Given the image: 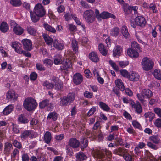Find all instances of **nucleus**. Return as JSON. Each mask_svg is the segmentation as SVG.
Masks as SVG:
<instances>
[{
  "mask_svg": "<svg viewBox=\"0 0 161 161\" xmlns=\"http://www.w3.org/2000/svg\"><path fill=\"white\" fill-rule=\"evenodd\" d=\"M98 49L100 53L103 56H106L107 54V51L104 48V45L101 44H99L98 46Z\"/></svg>",
  "mask_w": 161,
  "mask_h": 161,
  "instance_id": "2f4dec72",
  "label": "nucleus"
},
{
  "mask_svg": "<svg viewBox=\"0 0 161 161\" xmlns=\"http://www.w3.org/2000/svg\"><path fill=\"white\" fill-rule=\"evenodd\" d=\"M91 135L94 138L98 137L100 140H102L103 137L101 132L100 130H96L93 131L91 133Z\"/></svg>",
  "mask_w": 161,
  "mask_h": 161,
  "instance_id": "aec40b11",
  "label": "nucleus"
},
{
  "mask_svg": "<svg viewBox=\"0 0 161 161\" xmlns=\"http://www.w3.org/2000/svg\"><path fill=\"white\" fill-rule=\"evenodd\" d=\"M154 76L157 79L161 80V71L159 69H155L154 72Z\"/></svg>",
  "mask_w": 161,
  "mask_h": 161,
  "instance_id": "79ce46f5",
  "label": "nucleus"
},
{
  "mask_svg": "<svg viewBox=\"0 0 161 161\" xmlns=\"http://www.w3.org/2000/svg\"><path fill=\"white\" fill-rule=\"evenodd\" d=\"M37 106V103L32 98H27L25 99L23 103L25 108L28 111H31L34 110Z\"/></svg>",
  "mask_w": 161,
  "mask_h": 161,
  "instance_id": "f03ea898",
  "label": "nucleus"
},
{
  "mask_svg": "<svg viewBox=\"0 0 161 161\" xmlns=\"http://www.w3.org/2000/svg\"><path fill=\"white\" fill-rule=\"evenodd\" d=\"M116 86L121 91L125 90V86L122 80L120 79H117L115 81Z\"/></svg>",
  "mask_w": 161,
  "mask_h": 161,
  "instance_id": "a878e982",
  "label": "nucleus"
},
{
  "mask_svg": "<svg viewBox=\"0 0 161 161\" xmlns=\"http://www.w3.org/2000/svg\"><path fill=\"white\" fill-rule=\"evenodd\" d=\"M13 144L14 146L19 149H20L22 148V145L21 143L19 142L17 140L14 141Z\"/></svg>",
  "mask_w": 161,
  "mask_h": 161,
  "instance_id": "6e6d98bb",
  "label": "nucleus"
},
{
  "mask_svg": "<svg viewBox=\"0 0 161 161\" xmlns=\"http://www.w3.org/2000/svg\"><path fill=\"white\" fill-rule=\"evenodd\" d=\"M141 64L143 69L145 71H148L153 68L154 63L151 59L145 57L142 59Z\"/></svg>",
  "mask_w": 161,
  "mask_h": 161,
  "instance_id": "20e7f679",
  "label": "nucleus"
},
{
  "mask_svg": "<svg viewBox=\"0 0 161 161\" xmlns=\"http://www.w3.org/2000/svg\"><path fill=\"white\" fill-rule=\"evenodd\" d=\"M88 140L86 138H84L83 140L81 141L80 145L81 147V149H84L86 148L88 146Z\"/></svg>",
  "mask_w": 161,
  "mask_h": 161,
  "instance_id": "49530a36",
  "label": "nucleus"
},
{
  "mask_svg": "<svg viewBox=\"0 0 161 161\" xmlns=\"http://www.w3.org/2000/svg\"><path fill=\"white\" fill-rule=\"evenodd\" d=\"M109 63L114 70L118 71L119 70V68L115 62L112 60H110L109 61Z\"/></svg>",
  "mask_w": 161,
  "mask_h": 161,
  "instance_id": "8fccbe9b",
  "label": "nucleus"
},
{
  "mask_svg": "<svg viewBox=\"0 0 161 161\" xmlns=\"http://www.w3.org/2000/svg\"><path fill=\"white\" fill-rule=\"evenodd\" d=\"M138 99L142 103L145 101V99H149L153 96L152 92L148 89H143L140 94L136 95Z\"/></svg>",
  "mask_w": 161,
  "mask_h": 161,
  "instance_id": "7ed1b4c3",
  "label": "nucleus"
},
{
  "mask_svg": "<svg viewBox=\"0 0 161 161\" xmlns=\"http://www.w3.org/2000/svg\"><path fill=\"white\" fill-rule=\"evenodd\" d=\"M53 45L55 48L59 50H62L64 48L63 44L59 43L56 40H54L53 43Z\"/></svg>",
  "mask_w": 161,
  "mask_h": 161,
  "instance_id": "c9c22d12",
  "label": "nucleus"
},
{
  "mask_svg": "<svg viewBox=\"0 0 161 161\" xmlns=\"http://www.w3.org/2000/svg\"><path fill=\"white\" fill-rule=\"evenodd\" d=\"M122 51L121 47L119 46H116L115 47L113 51V56L114 57L120 56Z\"/></svg>",
  "mask_w": 161,
  "mask_h": 161,
  "instance_id": "b1692460",
  "label": "nucleus"
},
{
  "mask_svg": "<svg viewBox=\"0 0 161 161\" xmlns=\"http://www.w3.org/2000/svg\"><path fill=\"white\" fill-rule=\"evenodd\" d=\"M94 154L97 158H103L105 154L110 156H111L112 154L110 151L108 150L106 148L103 149L101 150H95L94 152Z\"/></svg>",
  "mask_w": 161,
  "mask_h": 161,
  "instance_id": "0eeeda50",
  "label": "nucleus"
},
{
  "mask_svg": "<svg viewBox=\"0 0 161 161\" xmlns=\"http://www.w3.org/2000/svg\"><path fill=\"white\" fill-rule=\"evenodd\" d=\"M126 150L120 147L115 149L113 151L114 154H116L121 156H123L125 153H126Z\"/></svg>",
  "mask_w": 161,
  "mask_h": 161,
  "instance_id": "393cba45",
  "label": "nucleus"
},
{
  "mask_svg": "<svg viewBox=\"0 0 161 161\" xmlns=\"http://www.w3.org/2000/svg\"><path fill=\"white\" fill-rule=\"evenodd\" d=\"M131 106L133 108L138 114H140L142 112V109L141 104L139 102L135 103L134 102H131Z\"/></svg>",
  "mask_w": 161,
  "mask_h": 161,
  "instance_id": "dca6fc26",
  "label": "nucleus"
},
{
  "mask_svg": "<svg viewBox=\"0 0 161 161\" xmlns=\"http://www.w3.org/2000/svg\"><path fill=\"white\" fill-rule=\"evenodd\" d=\"M84 97L88 98H91L92 97L93 94L92 92H90L88 91H86L84 93Z\"/></svg>",
  "mask_w": 161,
  "mask_h": 161,
  "instance_id": "052dcab7",
  "label": "nucleus"
},
{
  "mask_svg": "<svg viewBox=\"0 0 161 161\" xmlns=\"http://www.w3.org/2000/svg\"><path fill=\"white\" fill-rule=\"evenodd\" d=\"M96 107H92L87 113V116H90L92 115L96 111Z\"/></svg>",
  "mask_w": 161,
  "mask_h": 161,
  "instance_id": "338daca9",
  "label": "nucleus"
},
{
  "mask_svg": "<svg viewBox=\"0 0 161 161\" xmlns=\"http://www.w3.org/2000/svg\"><path fill=\"white\" fill-rule=\"evenodd\" d=\"M43 85L44 86H45L47 88L49 89H52L54 87L53 85L47 81L44 82L43 83Z\"/></svg>",
  "mask_w": 161,
  "mask_h": 161,
  "instance_id": "4d7b16f0",
  "label": "nucleus"
},
{
  "mask_svg": "<svg viewBox=\"0 0 161 161\" xmlns=\"http://www.w3.org/2000/svg\"><path fill=\"white\" fill-rule=\"evenodd\" d=\"M154 111L158 116L161 117V109L159 108H154Z\"/></svg>",
  "mask_w": 161,
  "mask_h": 161,
  "instance_id": "774afa93",
  "label": "nucleus"
},
{
  "mask_svg": "<svg viewBox=\"0 0 161 161\" xmlns=\"http://www.w3.org/2000/svg\"><path fill=\"white\" fill-rule=\"evenodd\" d=\"M12 147V145L11 143L8 142H6L4 145V150L6 152L9 153L10 151L11 148Z\"/></svg>",
  "mask_w": 161,
  "mask_h": 161,
  "instance_id": "a18cd8bd",
  "label": "nucleus"
},
{
  "mask_svg": "<svg viewBox=\"0 0 161 161\" xmlns=\"http://www.w3.org/2000/svg\"><path fill=\"white\" fill-rule=\"evenodd\" d=\"M80 142L79 141L75 138L70 139L68 142V145L74 148H78Z\"/></svg>",
  "mask_w": 161,
  "mask_h": 161,
  "instance_id": "ddd939ff",
  "label": "nucleus"
},
{
  "mask_svg": "<svg viewBox=\"0 0 161 161\" xmlns=\"http://www.w3.org/2000/svg\"><path fill=\"white\" fill-rule=\"evenodd\" d=\"M30 12L31 19L33 22H37L40 18L44 16L46 14L43 6L39 3L35 6L33 12L30 11Z\"/></svg>",
  "mask_w": 161,
  "mask_h": 161,
  "instance_id": "f257e3e1",
  "label": "nucleus"
},
{
  "mask_svg": "<svg viewBox=\"0 0 161 161\" xmlns=\"http://www.w3.org/2000/svg\"><path fill=\"white\" fill-rule=\"evenodd\" d=\"M13 106L12 105H9L4 109L3 111V114L4 115H8L13 110Z\"/></svg>",
  "mask_w": 161,
  "mask_h": 161,
  "instance_id": "c756f323",
  "label": "nucleus"
},
{
  "mask_svg": "<svg viewBox=\"0 0 161 161\" xmlns=\"http://www.w3.org/2000/svg\"><path fill=\"white\" fill-rule=\"evenodd\" d=\"M52 136L49 131H46L44 136V140L45 142L47 144L49 143L51 140Z\"/></svg>",
  "mask_w": 161,
  "mask_h": 161,
  "instance_id": "c85d7f7f",
  "label": "nucleus"
},
{
  "mask_svg": "<svg viewBox=\"0 0 161 161\" xmlns=\"http://www.w3.org/2000/svg\"><path fill=\"white\" fill-rule=\"evenodd\" d=\"M30 134V130H25L21 132L20 137L22 140L24 141L29 137Z\"/></svg>",
  "mask_w": 161,
  "mask_h": 161,
  "instance_id": "4be33fe9",
  "label": "nucleus"
},
{
  "mask_svg": "<svg viewBox=\"0 0 161 161\" xmlns=\"http://www.w3.org/2000/svg\"><path fill=\"white\" fill-rule=\"evenodd\" d=\"M154 114L152 112H148L144 114V116L146 118H149V120L151 121L154 117Z\"/></svg>",
  "mask_w": 161,
  "mask_h": 161,
  "instance_id": "c03bdc74",
  "label": "nucleus"
},
{
  "mask_svg": "<svg viewBox=\"0 0 161 161\" xmlns=\"http://www.w3.org/2000/svg\"><path fill=\"white\" fill-rule=\"evenodd\" d=\"M43 26L45 29L47 31H48L53 33H55L56 32V29L52 27L51 26L47 24H44Z\"/></svg>",
  "mask_w": 161,
  "mask_h": 161,
  "instance_id": "f704fd0d",
  "label": "nucleus"
},
{
  "mask_svg": "<svg viewBox=\"0 0 161 161\" xmlns=\"http://www.w3.org/2000/svg\"><path fill=\"white\" fill-rule=\"evenodd\" d=\"M38 151H36V155L37 156V157H36L34 156H32L30 158V160L31 161H37L38 159L40 158L41 157V154H38Z\"/></svg>",
  "mask_w": 161,
  "mask_h": 161,
  "instance_id": "5fc2aeb1",
  "label": "nucleus"
},
{
  "mask_svg": "<svg viewBox=\"0 0 161 161\" xmlns=\"http://www.w3.org/2000/svg\"><path fill=\"white\" fill-rule=\"evenodd\" d=\"M6 98L10 100H13L16 99L18 97V95L15 93L14 91L10 90L8 91L6 94Z\"/></svg>",
  "mask_w": 161,
  "mask_h": 161,
  "instance_id": "2eb2a0df",
  "label": "nucleus"
},
{
  "mask_svg": "<svg viewBox=\"0 0 161 161\" xmlns=\"http://www.w3.org/2000/svg\"><path fill=\"white\" fill-rule=\"evenodd\" d=\"M83 16L85 21L88 23H92L94 22L96 17L94 11L91 9L85 11L83 13Z\"/></svg>",
  "mask_w": 161,
  "mask_h": 161,
  "instance_id": "39448f33",
  "label": "nucleus"
},
{
  "mask_svg": "<svg viewBox=\"0 0 161 161\" xmlns=\"http://www.w3.org/2000/svg\"><path fill=\"white\" fill-rule=\"evenodd\" d=\"M9 27L8 24L5 22H2L0 26V30L3 33H5L8 31Z\"/></svg>",
  "mask_w": 161,
  "mask_h": 161,
  "instance_id": "bb28decb",
  "label": "nucleus"
},
{
  "mask_svg": "<svg viewBox=\"0 0 161 161\" xmlns=\"http://www.w3.org/2000/svg\"><path fill=\"white\" fill-rule=\"evenodd\" d=\"M25 49L30 51L32 49V44L31 41L29 39H25L22 41Z\"/></svg>",
  "mask_w": 161,
  "mask_h": 161,
  "instance_id": "9b49d317",
  "label": "nucleus"
},
{
  "mask_svg": "<svg viewBox=\"0 0 161 161\" xmlns=\"http://www.w3.org/2000/svg\"><path fill=\"white\" fill-rule=\"evenodd\" d=\"M120 72L123 77L126 78L129 77L130 75L127 70L125 69L121 70L120 71Z\"/></svg>",
  "mask_w": 161,
  "mask_h": 161,
  "instance_id": "13d9d810",
  "label": "nucleus"
},
{
  "mask_svg": "<svg viewBox=\"0 0 161 161\" xmlns=\"http://www.w3.org/2000/svg\"><path fill=\"white\" fill-rule=\"evenodd\" d=\"M120 30L122 34L125 38L127 39L129 37L130 34L126 26H123L121 28Z\"/></svg>",
  "mask_w": 161,
  "mask_h": 161,
  "instance_id": "412c9836",
  "label": "nucleus"
},
{
  "mask_svg": "<svg viewBox=\"0 0 161 161\" xmlns=\"http://www.w3.org/2000/svg\"><path fill=\"white\" fill-rule=\"evenodd\" d=\"M68 29L70 32H75L77 30L76 26L72 24H69L68 25Z\"/></svg>",
  "mask_w": 161,
  "mask_h": 161,
  "instance_id": "864d4df0",
  "label": "nucleus"
},
{
  "mask_svg": "<svg viewBox=\"0 0 161 161\" xmlns=\"http://www.w3.org/2000/svg\"><path fill=\"white\" fill-rule=\"evenodd\" d=\"M95 13L96 17L98 20L99 19H100L101 18L105 19L110 17L113 19H115L116 18L114 15L108 12H103L101 14H100L99 11L97 9L95 10Z\"/></svg>",
  "mask_w": 161,
  "mask_h": 161,
  "instance_id": "423d86ee",
  "label": "nucleus"
},
{
  "mask_svg": "<svg viewBox=\"0 0 161 161\" xmlns=\"http://www.w3.org/2000/svg\"><path fill=\"white\" fill-rule=\"evenodd\" d=\"M139 78L140 76L139 74L135 71H132L129 76V80L133 81H138Z\"/></svg>",
  "mask_w": 161,
  "mask_h": 161,
  "instance_id": "6ab92c4d",
  "label": "nucleus"
},
{
  "mask_svg": "<svg viewBox=\"0 0 161 161\" xmlns=\"http://www.w3.org/2000/svg\"><path fill=\"white\" fill-rule=\"evenodd\" d=\"M39 107L41 108H43L47 107V108L48 110H50L51 109L53 108L52 104L49 103V101L47 99L44 100L40 102L39 103Z\"/></svg>",
  "mask_w": 161,
  "mask_h": 161,
  "instance_id": "9d476101",
  "label": "nucleus"
},
{
  "mask_svg": "<svg viewBox=\"0 0 161 161\" xmlns=\"http://www.w3.org/2000/svg\"><path fill=\"white\" fill-rule=\"evenodd\" d=\"M99 105L100 107L104 111L108 112L110 110V107L104 102H100Z\"/></svg>",
  "mask_w": 161,
  "mask_h": 161,
  "instance_id": "473e14b6",
  "label": "nucleus"
},
{
  "mask_svg": "<svg viewBox=\"0 0 161 161\" xmlns=\"http://www.w3.org/2000/svg\"><path fill=\"white\" fill-rule=\"evenodd\" d=\"M13 23H14V24L16 25L13 29L14 32L17 35H21L24 32V30L23 29L20 27L19 25L16 24L14 22Z\"/></svg>",
  "mask_w": 161,
  "mask_h": 161,
  "instance_id": "f3484780",
  "label": "nucleus"
},
{
  "mask_svg": "<svg viewBox=\"0 0 161 161\" xmlns=\"http://www.w3.org/2000/svg\"><path fill=\"white\" fill-rule=\"evenodd\" d=\"M75 94L74 93H69L66 96L69 102V104L74 101L75 99Z\"/></svg>",
  "mask_w": 161,
  "mask_h": 161,
  "instance_id": "4c0bfd02",
  "label": "nucleus"
},
{
  "mask_svg": "<svg viewBox=\"0 0 161 161\" xmlns=\"http://www.w3.org/2000/svg\"><path fill=\"white\" fill-rule=\"evenodd\" d=\"M119 32V30L117 27L113 28L111 30L110 34L112 36H116L118 35Z\"/></svg>",
  "mask_w": 161,
  "mask_h": 161,
  "instance_id": "e433bc0d",
  "label": "nucleus"
},
{
  "mask_svg": "<svg viewBox=\"0 0 161 161\" xmlns=\"http://www.w3.org/2000/svg\"><path fill=\"white\" fill-rule=\"evenodd\" d=\"M27 30L29 34L34 36H35L37 31L34 27L30 26L27 27Z\"/></svg>",
  "mask_w": 161,
  "mask_h": 161,
  "instance_id": "58836bf2",
  "label": "nucleus"
},
{
  "mask_svg": "<svg viewBox=\"0 0 161 161\" xmlns=\"http://www.w3.org/2000/svg\"><path fill=\"white\" fill-rule=\"evenodd\" d=\"M63 86L62 83L59 80H56V82L54 88L57 90H59L62 88Z\"/></svg>",
  "mask_w": 161,
  "mask_h": 161,
  "instance_id": "37998d69",
  "label": "nucleus"
},
{
  "mask_svg": "<svg viewBox=\"0 0 161 161\" xmlns=\"http://www.w3.org/2000/svg\"><path fill=\"white\" fill-rule=\"evenodd\" d=\"M132 124L134 127L140 129L141 126L140 124L136 120H133L132 122Z\"/></svg>",
  "mask_w": 161,
  "mask_h": 161,
  "instance_id": "69168bd1",
  "label": "nucleus"
},
{
  "mask_svg": "<svg viewBox=\"0 0 161 161\" xmlns=\"http://www.w3.org/2000/svg\"><path fill=\"white\" fill-rule=\"evenodd\" d=\"M12 47L13 48L15 49V50H16L19 47H21V45L20 43L19 42H12Z\"/></svg>",
  "mask_w": 161,
  "mask_h": 161,
  "instance_id": "603ef678",
  "label": "nucleus"
},
{
  "mask_svg": "<svg viewBox=\"0 0 161 161\" xmlns=\"http://www.w3.org/2000/svg\"><path fill=\"white\" fill-rule=\"evenodd\" d=\"M71 46L74 54L78 55L79 53L78 42L75 39L72 40Z\"/></svg>",
  "mask_w": 161,
  "mask_h": 161,
  "instance_id": "4468645a",
  "label": "nucleus"
},
{
  "mask_svg": "<svg viewBox=\"0 0 161 161\" xmlns=\"http://www.w3.org/2000/svg\"><path fill=\"white\" fill-rule=\"evenodd\" d=\"M18 120L22 123L25 124L28 123L29 121L24 114H21L18 118Z\"/></svg>",
  "mask_w": 161,
  "mask_h": 161,
  "instance_id": "ea45409f",
  "label": "nucleus"
},
{
  "mask_svg": "<svg viewBox=\"0 0 161 161\" xmlns=\"http://www.w3.org/2000/svg\"><path fill=\"white\" fill-rule=\"evenodd\" d=\"M149 8L151 10H152L153 12L154 13H156L157 12L156 7L154 4H151L149 6Z\"/></svg>",
  "mask_w": 161,
  "mask_h": 161,
  "instance_id": "e2e57ef3",
  "label": "nucleus"
},
{
  "mask_svg": "<svg viewBox=\"0 0 161 161\" xmlns=\"http://www.w3.org/2000/svg\"><path fill=\"white\" fill-rule=\"evenodd\" d=\"M43 63L47 66L51 67L53 64V61L49 59H46L43 61Z\"/></svg>",
  "mask_w": 161,
  "mask_h": 161,
  "instance_id": "3c124183",
  "label": "nucleus"
},
{
  "mask_svg": "<svg viewBox=\"0 0 161 161\" xmlns=\"http://www.w3.org/2000/svg\"><path fill=\"white\" fill-rule=\"evenodd\" d=\"M54 63L56 65L60 64L62 63V60L60 56H56L54 58Z\"/></svg>",
  "mask_w": 161,
  "mask_h": 161,
  "instance_id": "de8ad7c7",
  "label": "nucleus"
},
{
  "mask_svg": "<svg viewBox=\"0 0 161 161\" xmlns=\"http://www.w3.org/2000/svg\"><path fill=\"white\" fill-rule=\"evenodd\" d=\"M83 81V77L80 73H75L73 76V81L76 85L80 84Z\"/></svg>",
  "mask_w": 161,
  "mask_h": 161,
  "instance_id": "f8f14e48",
  "label": "nucleus"
},
{
  "mask_svg": "<svg viewBox=\"0 0 161 161\" xmlns=\"http://www.w3.org/2000/svg\"><path fill=\"white\" fill-rule=\"evenodd\" d=\"M131 47L133 48L137 49H139L140 51H142V50L140 49V47L138 43L135 41L131 43Z\"/></svg>",
  "mask_w": 161,
  "mask_h": 161,
  "instance_id": "bf43d9fd",
  "label": "nucleus"
},
{
  "mask_svg": "<svg viewBox=\"0 0 161 161\" xmlns=\"http://www.w3.org/2000/svg\"><path fill=\"white\" fill-rule=\"evenodd\" d=\"M76 160L77 161H82L87 158L86 156L81 152H80L76 154Z\"/></svg>",
  "mask_w": 161,
  "mask_h": 161,
  "instance_id": "cd10ccee",
  "label": "nucleus"
},
{
  "mask_svg": "<svg viewBox=\"0 0 161 161\" xmlns=\"http://www.w3.org/2000/svg\"><path fill=\"white\" fill-rule=\"evenodd\" d=\"M57 114L55 112H53L49 113L47 116V119L55 121L57 120Z\"/></svg>",
  "mask_w": 161,
  "mask_h": 161,
  "instance_id": "72a5a7b5",
  "label": "nucleus"
},
{
  "mask_svg": "<svg viewBox=\"0 0 161 161\" xmlns=\"http://www.w3.org/2000/svg\"><path fill=\"white\" fill-rule=\"evenodd\" d=\"M135 21L137 25L142 27L145 26L146 24V21L145 18L142 16L136 17L135 18Z\"/></svg>",
  "mask_w": 161,
  "mask_h": 161,
  "instance_id": "1a4fd4ad",
  "label": "nucleus"
},
{
  "mask_svg": "<svg viewBox=\"0 0 161 161\" xmlns=\"http://www.w3.org/2000/svg\"><path fill=\"white\" fill-rule=\"evenodd\" d=\"M72 66V62L70 59H67L64 62L61 68L62 72L65 73H67L69 71V69Z\"/></svg>",
  "mask_w": 161,
  "mask_h": 161,
  "instance_id": "6e6552de",
  "label": "nucleus"
},
{
  "mask_svg": "<svg viewBox=\"0 0 161 161\" xmlns=\"http://www.w3.org/2000/svg\"><path fill=\"white\" fill-rule=\"evenodd\" d=\"M124 159L126 161H132V157L129 154H126L125 153L123 155Z\"/></svg>",
  "mask_w": 161,
  "mask_h": 161,
  "instance_id": "680f3d73",
  "label": "nucleus"
},
{
  "mask_svg": "<svg viewBox=\"0 0 161 161\" xmlns=\"http://www.w3.org/2000/svg\"><path fill=\"white\" fill-rule=\"evenodd\" d=\"M36 69L39 71H44L45 70V68L40 63H37L36 64Z\"/></svg>",
  "mask_w": 161,
  "mask_h": 161,
  "instance_id": "0e129e2a",
  "label": "nucleus"
},
{
  "mask_svg": "<svg viewBox=\"0 0 161 161\" xmlns=\"http://www.w3.org/2000/svg\"><path fill=\"white\" fill-rule=\"evenodd\" d=\"M89 58L92 62H97L99 60L97 53L94 52H92L89 54Z\"/></svg>",
  "mask_w": 161,
  "mask_h": 161,
  "instance_id": "a211bd4d",
  "label": "nucleus"
},
{
  "mask_svg": "<svg viewBox=\"0 0 161 161\" xmlns=\"http://www.w3.org/2000/svg\"><path fill=\"white\" fill-rule=\"evenodd\" d=\"M10 3L13 6H18L21 5V2L20 0H11Z\"/></svg>",
  "mask_w": 161,
  "mask_h": 161,
  "instance_id": "09e8293b",
  "label": "nucleus"
},
{
  "mask_svg": "<svg viewBox=\"0 0 161 161\" xmlns=\"http://www.w3.org/2000/svg\"><path fill=\"white\" fill-rule=\"evenodd\" d=\"M43 38L46 42L48 45H51L53 42V39L51 38L48 35L46 34H44L43 35Z\"/></svg>",
  "mask_w": 161,
  "mask_h": 161,
  "instance_id": "7c9ffc66",
  "label": "nucleus"
},
{
  "mask_svg": "<svg viewBox=\"0 0 161 161\" xmlns=\"http://www.w3.org/2000/svg\"><path fill=\"white\" fill-rule=\"evenodd\" d=\"M149 139L151 141L155 144H158L159 142L160 139L157 135L152 136L150 137Z\"/></svg>",
  "mask_w": 161,
  "mask_h": 161,
  "instance_id": "a19ab883",
  "label": "nucleus"
},
{
  "mask_svg": "<svg viewBox=\"0 0 161 161\" xmlns=\"http://www.w3.org/2000/svg\"><path fill=\"white\" fill-rule=\"evenodd\" d=\"M127 53L129 56L134 58H137L139 55L138 53L136 51L131 48L128 49Z\"/></svg>",
  "mask_w": 161,
  "mask_h": 161,
  "instance_id": "5701e85b",
  "label": "nucleus"
}]
</instances>
